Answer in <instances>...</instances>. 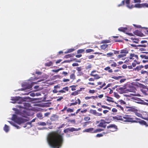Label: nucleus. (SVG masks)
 <instances>
[{
    "instance_id": "obj_1",
    "label": "nucleus",
    "mask_w": 148,
    "mask_h": 148,
    "mask_svg": "<svg viewBox=\"0 0 148 148\" xmlns=\"http://www.w3.org/2000/svg\"><path fill=\"white\" fill-rule=\"evenodd\" d=\"M63 134L59 132L58 130L49 133L47 137V140L49 145L53 148H59L63 143Z\"/></svg>"
},
{
    "instance_id": "obj_2",
    "label": "nucleus",
    "mask_w": 148,
    "mask_h": 148,
    "mask_svg": "<svg viewBox=\"0 0 148 148\" xmlns=\"http://www.w3.org/2000/svg\"><path fill=\"white\" fill-rule=\"evenodd\" d=\"M113 119L114 120L121 121L123 122H136V121L133 120L134 119L131 117L130 115H117L116 116H113Z\"/></svg>"
},
{
    "instance_id": "obj_3",
    "label": "nucleus",
    "mask_w": 148,
    "mask_h": 148,
    "mask_svg": "<svg viewBox=\"0 0 148 148\" xmlns=\"http://www.w3.org/2000/svg\"><path fill=\"white\" fill-rule=\"evenodd\" d=\"M138 58L137 55L134 53H130L129 57L126 58V60L124 62V63L127 64H130V62L133 60H138Z\"/></svg>"
},
{
    "instance_id": "obj_4",
    "label": "nucleus",
    "mask_w": 148,
    "mask_h": 148,
    "mask_svg": "<svg viewBox=\"0 0 148 148\" xmlns=\"http://www.w3.org/2000/svg\"><path fill=\"white\" fill-rule=\"evenodd\" d=\"M11 100L12 101L11 102L14 103H22L25 101V100L19 97H12Z\"/></svg>"
},
{
    "instance_id": "obj_5",
    "label": "nucleus",
    "mask_w": 148,
    "mask_h": 148,
    "mask_svg": "<svg viewBox=\"0 0 148 148\" xmlns=\"http://www.w3.org/2000/svg\"><path fill=\"white\" fill-rule=\"evenodd\" d=\"M108 129H109L110 131L114 132L117 130V126L115 124H110L107 127Z\"/></svg>"
},
{
    "instance_id": "obj_6",
    "label": "nucleus",
    "mask_w": 148,
    "mask_h": 148,
    "mask_svg": "<svg viewBox=\"0 0 148 148\" xmlns=\"http://www.w3.org/2000/svg\"><path fill=\"white\" fill-rule=\"evenodd\" d=\"M90 113L96 116H100L102 115V113L98 112L95 110L91 109L90 110Z\"/></svg>"
},
{
    "instance_id": "obj_7",
    "label": "nucleus",
    "mask_w": 148,
    "mask_h": 148,
    "mask_svg": "<svg viewBox=\"0 0 148 148\" xmlns=\"http://www.w3.org/2000/svg\"><path fill=\"white\" fill-rule=\"evenodd\" d=\"M27 121L28 120L26 119H23L21 118H18V119H16L15 122L18 124L20 125L22 123H23L27 122Z\"/></svg>"
},
{
    "instance_id": "obj_8",
    "label": "nucleus",
    "mask_w": 148,
    "mask_h": 148,
    "mask_svg": "<svg viewBox=\"0 0 148 148\" xmlns=\"http://www.w3.org/2000/svg\"><path fill=\"white\" fill-rule=\"evenodd\" d=\"M108 123L106 122L104 120H101V122L99 124L98 126L99 127H102L104 128H105L106 126V124Z\"/></svg>"
},
{
    "instance_id": "obj_9",
    "label": "nucleus",
    "mask_w": 148,
    "mask_h": 148,
    "mask_svg": "<svg viewBox=\"0 0 148 148\" xmlns=\"http://www.w3.org/2000/svg\"><path fill=\"white\" fill-rule=\"evenodd\" d=\"M20 115L23 117L27 118V116L30 115V114L26 110H24L20 112Z\"/></svg>"
},
{
    "instance_id": "obj_10",
    "label": "nucleus",
    "mask_w": 148,
    "mask_h": 148,
    "mask_svg": "<svg viewBox=\"0 0 148 148\" xmlns=\"http://www.w3.org/2000/svg\"><path fill=\"white\" fill-rule=\"evenodd\" d=\"M124 108L125 109V110L127 112H134L135 109L133 107L125 106Z\"/></svg>"
},
{
    "instance_id": "obj_11",
    "label": "nucleus",
    "mask_w": 148,
    "mask_h": 148,
    "mask_svg": "<svg viewBox=\"0 0 148 148\" xmlns=\"http://www.w3.org/2000/svg\"><path fill=\"white\" fill-rule=\"evenodd\" d=\"M136 119L137 120V122H139L140 124L142 125H145L146 127L148 126V124H147L145 121L143 120H141L140 119L136 118Z\"/></svg>"
},
{
    "instance_id": "obj_12",
    "label": "nucleus",
    "mask_w": 148,
    "mask_h": 148,
    "mask_svg": "<svg viewBox=\"0 0 148 148\" xmlns=\"http://www.w3.org/2000/svg\"><path fill=\"white\" fill-rule=\"evenodd\" d=\"M95 129L93 128H90L85 129L84 131V132H89L91 133H95Z\"/></svg>"
},
{
    "instance_id": "obj_13",
    "label": "nucleus",
    "mask_w": 148,
    "mask_h": 148,
    "mask_svg": "<svg viewBox=\"0 0 148 148\" xmlns=\"http://www.w3.org/2000/svg\"><path fill=\"white\" fill-rule=\"evenodd\" d=\"M97 105L98 106H101V107L102 108H103L104 109H107L109 110H111V108H110L107 106H105L104 105H101V103L100 102L98 103H97Z\"/></svg>"
},
{
    "instance_id": "obj_14",
    "label": "nucleus",
    "mask_w": 148,
    "mask_h": 148,
    "mask_svg": "<svg viewBox=\"0 0 148 148\" xmlns=\"http://www.w3.org/2000/svg\"><path fill=\"white\" fill-rule=\"evenodd\" d=\"M82 69L81 66L77 67L76 68V70L79 72V73L80 74V75H83L84 74L81 71Z\"/></svg>"
},
{
    "instance_id": "obj_15",
    "label": "nucleus",
    "mask_w": 148,
    "mask_h": 148,
    "mask_svg": "<svg viewBox=\"0 0 148 148\" xmlns=\"http://www.w3.org/2000/svg\"><path fill=\"white\" fill-rule=\"evenodd\" d=\"M144 68V66L143 65H139L137 67H136L134 69L135 71H139L141 69Z\"/></svg>"
},
{
    "instance_id": "obj_16",
    "label": "nucleus",
    "mask_w": 148,
    "mask_h": 148,
    "mask_svg": "<svg viewBox=\"0 0 148 148\" xmlns=\"http://www.w3.org/2000/svg\"><path fill=\"white\" fill-rule=\"evenodd\" d=\"M58 119V117L56 115L52 116L50 118L51 121H56Z\"/></svg>"
},
{
    "instance_id": "obj_17",
    "label": "nucleus",
    "mask_w": 148,
    "mask_h": 148,
    "mask_svg": "<svg viewBox=\"0 0 148 148\" xmlns=\"http://www.w3.org/2000/svg\"><path fill=\"white\" fill-rule=\"evenodd\" d=\"M81 88H80L79 90H77L76 91H75L74 92H72L71 94V95L72 96H76V95H77L79 93L78 92L79 91H81Z\"/></svg>"
},
{
    "instance_id": "obj_18",
    "label": "nucleus",
    "mask_w": 148,
    "mask_h": 148,
    "mask_svg": "<svg viewBox=\"0 0 148 148\" xmlns=\"http://www.w3.org/2000/svg\"><path fill=\"white\" fill-rule=\"evenodd\" d=\"M115 103L116 104V107H117L118 108V109H119V110H121L122 111H124V108H123V107H122L121 106L119 105L118 104V103H117L115 102Z\"/></svg>"
},
{
    "instance_id": "obj_19",
    "label": "nucleus",
    "mask_w": 148,
    "mask_h": 148,
    "mask_svg": "<svg viewBox=\"0 0 148 148\" xmlns=\"http://www.w3.org/2000/svg\"><path fill=\"white\" fill-rule=\"evenodd\" d=\"M69 131L71 132H73V131H77L81 130V128H79L78 129L75 128L74 127H71L69 128Z\"/></svg>"
},
{
    "instance_id": "obj_20",
    "label": "nucleus",
    "mask_w": 148,
    "mask_h": 148,
    "mask_svg": "<svg viewBox=\"0 0 148 148\" xmlns=\"http://www.w3.org/2000/svg\"><path fill=\"white\" fill-rule=\"evenodd\" d=\"M127 28L126 27H120L118 29V30L120 32H125L127 31Z\"/></svg>"
},
{
    "instance_id": "obj_21",
    "label": "nucleus",
    "mask_w": 148,
    "mask_h": 148,
    "mask_svg": "<svg viewBox=\"0 0 148 148\" xmlns=\"http://www.w3.org/2000/svg\"><path fill=\"white\" fill-rule=\"evenodd\" d=\"M92 67V64L89 63L87 64L85 66V69L86 70H90Z\"/></svg>"
},
{
    "instance_id": "obj_22",
    "label": "nucleus",
    "mask_w": 148,
    "mask_h": 148,
    "mask_svg": "<svg viewBox=\"0 0 148 148\" xmlns=\"http://www.w3.org/2000/svg\"><path fill=\"white\" fill-rule=\"evenodd\" d=\"M120 53L121 54H125L126 55V54L128 53V51L126 49H124L121 50Z\"/></svg>"
},
{
    "instance_id": "obj_23",
    "label": "nucleus",
    "mask_w": 148,
    "mask_h": 148,
    "mask_svg": "<svg viewBox=\"0 0 148 148\" xmlns=\"http://www.w3.org/2000/svg\"><path fill=\"white\" fill-rule=\"evenodd\" d=\"M107 98L106 99V100L109 102H114V101L113 100V99L112 98L110 97L107 96Z\"/></svg>"
},
{
    "instance_id": "obj_24",
    "label": "nucleus",
    "mask_w": 148,
    "mask_h": 148,
    "mask_svg": "<svg viewBox=\"0 0 148 148\" xmlns=\"http://www.w3.org/2000/svg\"><path fill=\"white\" fill-rule=\"evenodd\" d=\"M135 102L137 103L141 104L142 103V100L138 98H136L134 99Z\"/></svg>"
},
{
    "instance_id": "obj_25",
    "label": "nucleus",
    "mask_w": 148,
    "mask_h": 148,
    "mask_svg": "<svg viewBox=\"0 0 148 148\" xmlns=\"http://www.w3.org/2000/svg\"><path fill=\"white\" fill-rule=\"evenodd\" d=\"M140 64V62H138V60L134 61L132 63V66L133 67H135L136 66V64Z\"/></svg>"
},
{
    "instance_id": "obj_26",
    "label": "nucleus",
    "mask_w": 148,
    "mask_h": 148,
    "mask_svg": "<svg viewBox=\"0 0 148 148\" xmlns=\"http://www.w3.org/2000/svg\"><path fill=\"white\" fill-rule=\"evenodd\" d=\"M108 45L105 44L101 45L100 48L101 49L104 50L108 47Z\"/></svg>"
},
{
    "instance_id": "obj_27",
    "label": "nucleus",
    "mask_w": 148,
    "mask_h": 148,
    "mask_svg": "<svg viewBox=\"0 0 148 148\" xmlns=\"http://www.w3.org/2000/svg\"><path fill=\"white\" fill-rule=\"evenodd\" d=\"M75 54L74 53H71L70 54H68V55H65L64 56V58H68L71 57H73L74 56H75Z\"/></svg>"
},
{
    "instance_id": "obj_28",
    "label": "nucleus",
    "mask_w": 148,
    "mask_h": 148,
    "mask_svg": "<svg viewBox=\"0 0 148 148\" xmlns=\"http://www.w3.org/2000/svg\"><path fill=\"white\" fill-rule=\"evenodd\" d=\"M4 130L6 132H8L9 130V127L6 125H5L3 128Z\"/></svg>"
},
{
    "instance_id": "obj_29",
    "label": "nucleus",
    "mask_w": 148,
    "mask_h": 148,
    "mask_svg": "<svg viewBox=\"0 0 148 148\" xmlns=\"http://www.w3.org/2000/svg\"><path fill=\"white\" fill-rule=\"evenodd\" d=\"M130 0H125V3L127 4V6L129 8H132L133 7V6H132L131 7H130Z\"/></svg>"
},
{
    "instance_id": "obj_30",
    "label": "nucleus",
    "mask_w": 148,
    "mask_h": 148,
    "mask_svg": "<svg viewBox=\"0 0 148 148\" xmlns=\"http://www.w3.org/2000/svg\"><path fill=\"white\" fill-rule=\"evenodd\" d=\"M140 73L142 75H148V70L146 71L142 70L141 71Z\"/></svg>"
},
{
    "instance_id": "obj_31",
    "label": "nucleus",
    "mask_w": 148,
    "mask_h": 148,
    "mask_svg": "<svg viewBox=\"0 0 148 148\" xmlns=\"http://www.w3.org/2000/svg\"><path fill=\"white\" fill-rule=\"evenodd\" d=\"M104 70L106 71H108L109 73H112L113 72L112 70L110 69V68L109 66L107 67L104 68Z\"/></svg>"
},
{
    "instance_id": "obj_32",
    "label": "nucleus",
    "mask_w": 148,
    "mask_h": 148,
    "mask_svg": "<svg viewBox=\"0 0 148 148\" xmlns=\"http://www.w3.org/2000/svg\"><path fill=\"white\" fill-rule=\"evenodd\" d=\"M114 55L113 53H112V52H110L108 53H107L106 54H103V56H107V57H110L113 56Z\"/></svg>"
},
{
    "instance_id": "obj_33",
    "label": "nucleus",
    "mask_w": 148,
    "mask_h": 148,
    "mask_svg": "<svg viewBox=\"0 0 148 148\" xmlns=\"http://www.w3.org/2000/svg\"><path fill=\"white\" fill-rule=\"evenodd\" d=\"M70 78L71 79L74 80L75 79V76L74 73L71 74L70 76Z\"/></svg>"
},
{
    "instance_id": "obj_34",
    "label": "nucleus",
    "mask_w": 148,
    "mask_h": 148,
    "mask_svg": "<svg viewBox=\"0 0 148 148\" xmlns=\"http://www.w3.org/2000/svg\"><path fill=\"white\" fill-rule=\"evenodd\" d=\"M8 122L12 125H13V126L16 127L17 129H19L20 127L16 125L15 123H14L10 121H8Z\"/></svg>"
},
{
    "instance_id": "obj_35",
    "label": "nucleus",
    "mask_w": 148,
    "mask_h": 148,
    "mask_svg": "<svg viewBox=\"0 0 148 148\" xmlns=\"http://www.w3.org/2000/svg\"><path fill=\"white\" fill-rule=\"evenodd\" d=\"M92 76L94 77V78L95 79H95H98L101 77L99 76V75L97 74L92 75Z\"/></svg>"
},
{
    "instance_id": "obj_36",
    "label": "nucleus",
    "mask_w": 148,
    "mask_h": 148,
    "mask_svg": "<svg viewBox=\"0 0 148 148\" xmlns=\"http://www.w3.org/2000/svg\"><path fill=\"white\" fill-rule=\"evenodd\" d=\"M53 64V63L51 61H50L49 62H47L45 64V65L46 66H51Z\"/></svg>"
},
{
    "instance_id": "obj_37",
    "label": "nucleus",
    "mask_w": 148,
    "mask_h": 148,
    "mask_svg": "<svg viewBox=\"0 0 148 148\" xmlns=\"http://www.w3.org/2000/svg\"><path fill=\"white\" fill-rule=\"evenodd\" d=\"M75 49H68L67 51L64 52L65 53H70L71 52H72L73 51H74Z\"/></svg>"
},
{
    "instance_id": "obj_38",
    "label": "nucleus",
    "mask_w": 148,
    "mask_h": 148,
    "mask_svg": "<svg viewBox=\"0 0 148 148\" xmlns=\"http://www.w3.org/2000/svg\"><path fill=\"white\" fill-rule=\"evenodd\" d=\"M103 130V129L100 128L97 129L95 130V129L94 132L95 133H96L97 132H100Z\"/></svg>"
},
{
    "instance_id": "obj_39",
    "label": "nucleus",
    "mask_w": 148,
    "mask_h": 148,
    "mask_svg": "<svg viewBox=\"0 0 148 148\" xmlns=\"http://www.w3.org/2000/svg\"><path fill=\"white\" fill-rule=\"evenodd\" d=\"M37 116L40 119H42V114L41 113H37L36 114Z\"/></svg>"
},
{
    "instance_id": "obj_40",
    "label": "nucleus",
    "mask_w": 148,
    "mask_h": 148,
    "mask_svg": "<svg viewBox=\"0 0 148 148\" xmlns=\"http://www.w3.org/2000/svg\"><path fill=\"white\" fill-rule=\"evenodd\" d=\"M18 118L16 114H13L12 117V119L15 122Z\"/></svg>"
},
{
    "instance_id": "obj_41",
    "label": "nucleus",
    "mask_w": 148,
    "mask_h": 148,
    "mask_svg": "<svg viewBox=\"0 0 148 148\" xmlns=\"http://www.w3.org/2000/svg\"><path fill=\"white\" fill-rule=\"evenodd\" d=\"M85 51L84 49H78L77 51V53L78 54L80 53H82L84 52Z\"/></svg>"
},
{
    "instance_id": "obj_42",
    "label": "nucleus",
    "mask_w": 148,
    "mask_h": 148,
    "mask_svg": "<svg viewBox=\"0 0 148 148\" xmlns=\"http://www.w3.org/2000/svg\"><path fill=\"white\" fill-rule=\"evenodd\" d=\"M38 124L40 125L45 126L46 124L45 122H39L38 123Z\"/></svg>"
},
{
    "instance_id": "obj_43",
    "label": "nucleus",
    "mask_w": 148,
    "mask_h": 148,
    "mask_svg": "<svg viewBox=\"0 0 148 148\" xmlns=\"http://www.w3.org/2000/svg\"><path fill=\"white\" fill-rule=\"evenodd\" d=\"M111 42V41L109 40H103L102 41L101 43H110Z\"/></svg>"
},
{
    "instance_id": "obj_44",
    "label": "nucleus",
    "mask_w": 148,
    "mask_h": 148,
    "mask_svg": "<svg viewBox=\"0 0 148 148\" xmlns=\"http://www.w3.org/2000/svg\"><path fill=\"white\" fill-rule=\"evenodd\" d=\"M140 57L142 58H144L146 59H148V55L147 56L145 55H141L140 56Z\"/></svg>"
},
{
    "instance_id": "obj_45",
    "label": "nucleus",
    "mask_w": 148,
    "mask_h": 148,
    "mask_svg": "<svg viewBox=\"0 0 148 148\" xmlns=\"http://www.w3.org/2000/svg\"><path fill=\"white\" fill-rule=\"evenodd\" d=\"M125 0H123V1L121 4H119L118 5V7H119L121 6H123L125 4Z\"/></svg>"
},
{
    "instance_id": "obj_46",
    "label": "nucleus",
    "mask_w": 148,
    "mask_h": 148,
    "mask_svg": "<svg viewBox=\"0 0 148 148\" xmlns=\"http://www.w3.org/2000/svg\"><path fill=\"white\" fill-rule=\"evenodd\" d=\"M114 96L117 99H119L120 97L119 95L117 92H114Z\"/></svg>"
},
{
    "instance_id": "obj_47",
    "label": "nucleus",
    "mask_w": 148,
    "mask_h": 148,
    "mask_svg": "<svg viewBox=\"0 0 148 148\" xmlns=\"http://www.w3.org/2000/svg\"><path fill=\"white\" fill-rule=\"evenodd\" d=\"M123 77L121 76H119L118 77H116V76H113L112 77V78H113L114 79L117 80L119 79V78H120L121 77Z\"/></svg>"
},
{
    "instance_id": "obj_48",
    "label": "nucleus",
    "mask_w": 148,
    "mask_h": 148,
    "mask_svg": "<svg viewBox=\"0 0 148 148\" xmlns=\"http://www.w3.org/2000/svg\"><path fill=\"white\" fill-rule=\"evenodd\" d=\"M94 51L93 49H87L86 50V52L87 53H90V52H93Z\"/></svg>"
},
{
    "instance_id": "obj_49",
    "label": "nucleus",
    "mask_w": 148,
    "mask_h": 148,
    "mask_svg": "<svg viewBox=\"0 0 148 148\" xmlns=\"http://www.w3.org/2000/svg\"><path fill=\"white\" fill-rule=\"evenodd\" d=\"M66 111L68 112H73V110L71 108H69L67 109Z\"/></svg>"
},
{
    "instance_id": "obj_50",
    "label": "nucleus",
    "mask_w": 148,
    "mask_h": 148,
    "mask_svg": "<svg viewBox=\"0 0 148 148\" xmlns=\"http://www.w3.org/2000/svg\"><path fill=\"white\" fill-rule=\"evenodd\" d=\"M125 56H126V55H125V54H123L118 55V58H120Z\"/></svg>"
},
{
    "instance_id": "obj_51",
    "label": "nucleus",
    "mask_w": 148,
    "mask_h": 148,
    "mask_svg": "<svg viewBox=\"0 0 148 148\" xmlns=\"http://www.w3.org/2000/svg\"><path fill=\"white\" fill-rule=\"evenodd\" d=\"M138 46L139 47H147L146 44H142L141 45H138Z\"/></svg>"
},
{
    "instance_id": "obj_52",
    "label": "nucleus",
    "mask_w": 148,
    "mask_h": 148,
    "mask_svg": "<svg viewBox=\"0 0 148 148\" xmlns=\"http://www.w3.org/2000/svg\"><path fill=\"white\" fill-rule=\"evenodd\" d=\"M119 101L121 104L125 105L126 104V102L122 100H120Z\"/></svg>"
},
{
    "instance_id": "obj_53",
    "label": "nucleus",
    "mask_w": 148,
    "mask_h": 148,
    "mask_svg": "<svg viewBox=\"0 0 148 148\" xmlns=\"http://www.w3.org/2000/svg\"><path fill=\"white\" fill-rule=\"evenodd\" d=\"M77 104V102L76 101H75V102L72 103H70V105L69 106H74L76 105Z\"/></svg>"
},
{
    "instance_id": "obj_54",
    "label": "nucleus",
    "mask_w": 148,
    "mask_h": 148,
    "mask_svg": "<svg viewBox=\"0 0 148 148\" xmlns=\"http://www.w3.org/2000/svg\"><path fill=\"white\" fill-rule=\"evenodd\" d=\"M111 66L112 67H115L116 66L117 64L115 62H113V63L111 64Z\"/></svg>"
},
{
    "instance_id": "obj_55",
    "label": "nucleus",
    "mask_w": 148,
    "mask_h": 148,
    "mask_svg": "<svg viewBox=\"0 0 148 148\" xmlns=\"http://www.w3.org/2000/svg\"><path fill=\"white\" fill-rule=\"evenodd\" d=\"M139 41V40L137 38H135L134 40L133 41V42L136 43H138V42Z\"/></svg>"
},
{
    "instance_id": "obj_56",
    "label": "nucleus",
    "mask_w": 148,
    "mask_h": 148,
    "mask_svg": "<svg viewBox=\"0 0 148 148\" xmlns=\"http://www.w3.org/2000/svg\"><path fill=\"white\" fill-rule=\"evenodd\" d=\"M63 89L64 90L66 91H68L69 90V88L68 87L66 86L65 87L63 88Z\"/></svg>"
},
{
    "instance_id": "obj_57",
    "label": "nucleus",
    "mask_w": 148,
    "mask_h": 148,
    "mask_svg": "<svg viewBox=\"0 0 148 148\" xmlns=\"http://www.w3.org/2000/svg\"><path fill=\"white\" fill-rule=\"evenodd\" d=\"M90 120V118L88 116H86L84 118V120L85 121H88Z\"/></svg>"
},
{
    "instance_id": "obj_58",
    "label": "nucleus",
    "mask_w": 148,
    "mask_h": 148,
    "mask_svg": "<svg viewBox=\"0 0 148 148\" xmlns=\"http://www.w3.org/2000/svg\"><path fill=\"white\" fill-rule=\"evenodd\" d=\"M70 87L71 88V90L72 91H74L76 90V88H75L76 87L75 86H70Z\"/></svg>"
},
{
    "instance_id": "obj_59",
    "label": "nucleus",
    "mask_w": 148,
    "mask_h": 148,
    "mask_svg": "<svg viewBox=\"0 0 148 148\" xmlns=\"http://www.w3.org/2000/svg\"><path fill=\"white\" fill-rule=\"evenodd\" d=\"M103 134H97L96 136L97 137H100L103 136Z\"/></svg>"
},
{
    "instance_id": "obj_60",
    "label": "nucleus",
    "mask_w": 148,
    "mask_h": 148,
    "mask_svg": "<svg viewBox=\"0 0 148 148\" xmlns=\"http://www.w3.org/2000/svg\"><path fill=\"white\" fill-rule=\"evenodd\" d=\"M68 122H70L71 123H75V120H68Z\"/></svg>"
},
{
    "instance_id": "obj_61",
    "label": "nucleus",
    "mask_w": 148,
    "mask_h": 148,
    "mask_svg": "<svg viewBox=\"0 0 148 148\" xmlns=\"http://www.w3.org/2000/svg\"><path fill=\"white\" fill-rule=\"evenodd\" d=\"M135 114L136 116L138 117H141L142 116V114L137 112H136Z\"/></svg>"
},
{
    "instance_id": "obj_62",
    "label": "nucleus",
    "mask_w": 148,
    "mask_h": 148,
    "mask_svg": "<svg viewBox=\"0 0 148 148\" xmlns=\"http://www.w3.org/2000/svg\"><path fill=\"white\" fill-rule=\"evenodd\" d=\"M87 110L86 109H85L83 110H81L80 112H81V113H82V114H83V113H86V112H87Z\"/></svg>"
},
{
    "instance_id": "obj_63",
    "label": "nucleus",
    "mask_w": 148,
    "mask_h": 148,
    "mask_svg": "<svg viewBox=\"0 0 148 148\" xmlns=\"http://www.w3.org/2000/svg\"><path fill=\"white\" fill-rule=\"evenodd\" d=\"M69 131V128H67L66 129H64L63 132L64 133H66L68 132Z\"/></svg>"
},
{
    "instance_id": "obj_64",
    "label": "nucleus",
    "mask_w": 148,
    "mask_h": 148,
    "mask_svg": "<svg viewBox=\"0 0 148 148\" xmlns=\"http://www.w3.org/2000/svg\"><path fill=\"white\" fill-rule=\"evenodd\" d=\"M89 92L90 93H94L95 92V91L94 90H90L89 91Z\"/></svg>"
}]
</instances>
